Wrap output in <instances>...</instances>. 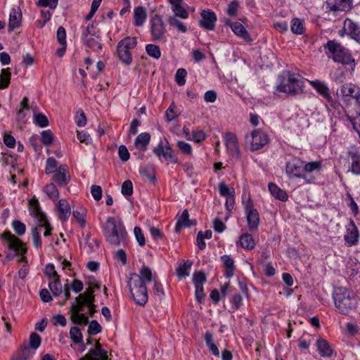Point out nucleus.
<instances>
[{"mask_svg": "<svg viewBox=\"0 0 360 360\" xmlns=\"http://www.w3.org/2000/svg\"><path fill=\"white\" fill-rule=\"evenodd\" d=\"M102 228L104 236L110 244L119 246L127 243V233L120 219L109 217Z\"/></svg>", "mask_w": 360, "mask_h": 360, "instance_id": "nucleus-1", "label": "nucleus"}, {"mask_svg": "<svg viewBox=\"0 0 360 360\" xmlns=\"http://www.w3.org/2000/svg\"><path fill=\"white\" fill-rule=\"evenodd\" d=\"M325 53L328 58L342 65H351L352 69L355 65L354 59L349 51L335 40H329L323 45Z\"/></svg>", "mask_w": 360, "mask_h": 360, "instance_id": "nucleus-2", "label": "nucleus"}, {"mask_svg": "<svg viewBox=\"0 0 360 360\" xmlns=\"http://www.w3.org/2000/svg\"><path fill=\"white\" fill-rule=\"evenodd\" d=\"M95 301H92V298L88 301L82 303H72L70 308V319L74 324L85 326L88 323L89 317L82 311L84 307L88 308V314L92 316L96 311Z\"/></svg>", "mask_w": 360, "mask_h": 360, "instance_id": "nucleus-3", "label": "nucleus"}, {"mask_svg": "<svg viewBox=\"0 0 360 360\" xmlns=\"http://www.w3.org/2000/svg\"><path fill=\"white\" fill-rule=\"evenodd\" d=\"M280 84L276 89L280 92L295 96L302 92V82L289 71L283 72L280 76Z\"/></svg>", "mask_w": 360, "mask_h": 360, "instance_id": "nucleus-4", "label": "nucleus"}, {"mask_svg": "<svg viewBox=\"0 0 360 360\" xmlns=\"http://www.w3.org/2000/svg\"><path fill=\"white\" fill-rule=\"evenodd\" d=\"M336 308L342 314H347L355 307L356 302L352 293L346 288L338 287L333 295Z\"/></svg>", "mask_w": 360, "mask_h": 360, "instance_id": "nucleus-5", "label": "nucleus"}, {"mask_svg": "<svg viewBox=\"0 0 360 360\" xmlns=\"http://www.w3.org/2000/svg\"><path fill=\"white\" fill-rule=\"evenodd\" d=\"M128 285L131 297L140 306H144L148 302V292L146 284L141 281L136 274L130 276Z\"/></svg>", "mask_w": 360, "mask_h": 360, "instance_id": "nucleus-6", "label": "nucleus"}, {"mask_svg": "<svg viewBox=\"0 0 360 360\" xmlns=\"http://www.w3.org/2000/svg\"><path fill=\"white\" fill-rule=\"evenodd\" d=\"M137 44L135 37H127L122 39L117 44V53L120 60L125 65H129L132 62L130 51Z\"/></svg>", "mask_w": 360, "mask_h": 360, "instance_id": "nucleus-7", "label": "nucleus"}, {"mask_svg": "<svg viewBox=\"0 0 360 360\" xmlns=\"http://www.w3.org/2000/svg\"><path fill=\"white\" fill-rule=\"evenodd\" d=\"M150 34L155 41H166V25L161 15L155 14L150 19Z\"/></svg>", "mask_w": 360, "mask_h": 360, "instance_id": "nucleus-8", "label": "nucleus"}, {"mask_svg": "<svg viewBox=\"0 0 360 360\" xmlns=\"http://www.w3.org/2000/svg\"><path fill=\"white\" fill-rule=\"evenodd\" d=\"M1 238L7 242L8 248L9 250L15 251L14 255H11L10 253L6 254V260H11L16 255H22L26 252L27 250L24 247V244L22 241L15 236L13 235L10 231H4L1 235Z\"/></svg>", "mask_w": 360, "mask_h": 360, "instance_id": "nucleus-9", "label": "nucleus"}, {"mask_svg": "<svg viewBox=\"0 0 360 360\" xmlns=\"http://www.w3.org/2000/svg\"><path fill=\"white\" fill-rule=\"evenodd\" d=\"M267 134L260 129L253 130L245 136V143L252 151L261 149L269 143Z\"/></svg>", "mask_w": 360, "mask_h": 360, "instance_id": "nucleus-10", "label": "nucleus"}, {"mask_svg": "<svg viewBox=\"0 0 360 360\" xmlns=\"http://www.w3.org/2000/svg\"><path fill=\"white\" fill-rule=\"evenodd\" d=\"M304 162L298 158H293L286 162L285 171L289 178H302L307 183L311 180L307 179L305 174L303 173V165Z\"/></svg>", "mask_w": 360, "mask_h": 360, "instance_id": "nucleus-11", "label": "nucleus"}, {"mask_svg": "<svg viewBox=\"0 0 360 360\" xmlns=\"http://www.w3.org/2000/svg\"><path fill=\"white\" fill-rule=\"evenodd\" d=\"M153 152L160 159L162 156L167 161H170L173 163L178 162V158L174 154V151L167 139L161 141L159 144L153 148Z\"/></svg>", "mask_w": 360, "mask_h": 360, "instance_id": "nucleus-12", "label": "nucleus"}, {"mask_svg": "<svg viewBox=\"0 0 360 360\" xmlns=\"http://www.w3.org/2000/svg\"><path fill=\"white\" fill-rule=\"evenodd\" d=\"M227 150L231 155H235L236 158H240V151L238 146V139L235 134L232 132L226 133L224 136Z\"/></svg>", "mask_w": 360, "mask_h": 360, "instance_id": "nucleus-13", "label": "nucleus"}, {"mask_svg": "<svg viewBox=\"0 0 360 360\" xmlns=\"http://www.w3.org/2000/svg\"><path fill=\"white\" fill-rule=\"evenodd\" d=\"M359 238V230L354 221L350 219L349 224L347 226L346 233L344 236V240L347 246L352 247L358 243Z\"/></svg>", "mask_w": 360, "mask_h": 360, "instance_id": "nucleus-14", "label": "nucleus"}, {"mask_svg": "<svg viewBox=\"0 0 360 360\" xmlns=\"http://www.w3.org/2000/svg\"><path fill=\"white\" fill-rule=\"evenodd\" d=\"M52 179L59 186H66L70 181V175L68 167L65 165H60L59 168L56 169L55 172H53Z\"/></svg>", "mask_w": 360, "mask_h": 360, "instance_id": "nucleus-15", "label": "nucleus"}, {"mask_svg": "<svg viewBox=\"0 0 360 360\" xmlns=\"http://www.w3.org/2000/svg\"><path fill=\"white\" fill-rule=\"evenodd\" d=\"M107 351L102 349L99 342H96L95 349H91L88 354L79 360H108Z\"/></svg>", "mask_w": 360, "mask_h": 360, "instance_id": "nucleus-16", "label": "nucleus"}, {"mask_svg": "<svg viewBox=\"0 0 360 360\" xmlns=\"http://www.w3.org/2000/svg\"><path fill=\"white\" fill-rule=\"evenodd\" d=\"M352 39L360 44V27L350 19H346L344 22L343 30Z\"/></svg>", "mask_w": 360, "mask_h": 360, "instance_id": "nucleus-17", "label": "nucleus"}, {"mask_svg": "<svg viewBox=\"0 0 360 360\" xmlns=\"http://www.w3.org/2000/svg\"><path fill=\"white\" fill-rule=\"evenodd\" d=\"M201 17L202 20L200 21V26L206 30H213L217 21L215 13L210 10H204L201 13Z\"/></svg>", "mask_w": 360, "mask_h": 360, "instance_id": "nucleus-18", "label": "nucleus"}, {"mask_svg": "<svg viewBox=\"0 0 360 360\" xmlns=\"http://www.w3.org/2000/svg\"><path fill=\"white\" fill-rule=\"evenodd\" d=\"M352 0H327V8L333 11H346L352 8Z\"/></svg>", "mask_w": 360, "mask_h": 360, "instance_id": "nucleus-19", "label": "nucleus"}, {"mask_svg": "<svg viewBox=\"0 0 360 360\" xmlns=\"http://www.w3.org/2000/svg\"><path fill=\"white\" fill-rule=\"evenodd\" d=\"M340 93L342 96H349L360 102V89L352 83L345 84L341 86Z\"/></svg>", "mask_w": 360, "mask_h": 360, "instance_id": "nucleus-20", "label": "nucleus"}, {"mask_svg": "<svg viewBox=\"0 0 360 360\" xmlns=\"http://www.w3.org/2000/svg\"><path fill=\"white\" fill-rule=\"evenodd\" d=\"M22 20V13L19 7L13 8L11 11L8 21V31L11 32L18 27Z\"/></svg>", "mask_w": 360, "mask_h": 360, "instance_id": "nucleus-21", "label": "nucleus"}, {"mask_svg": "<svg viewBox=\"0 0 360 360\" xmlns=\"http://www.w3.org/2000/svg\"><path fill=\"white\" fill-rule=\"evenodd\" d=\"M58 216L61 221H66L70 216L71 207L65 199H60L57 204Z\"/></svg>", "mask_w": 360, "mask_h": 360, "instance_id": "nucleus-22", "label": "nucleus"}, {"mask_svg": "<svg viewBox=\"0 0 360 360\" xmlns=\"http://www.w3.org/2000/svg\"><path fill=\"white\" fill-rule=\"evenodd\" d=\"M311 86L325 98L331 103L333 102V98L330 94L329 89L326 84L319 80L311 81Z\"/></svg>", "mask_w": 360, "mask_h": 360, "instance_id": "nucleus-23", "label": "nucleus"}, {"mask_svg": "<svg viewBox=\"0 0 360 360\" xmlns=\"http://www.w3.org/2000/svg\"><path fill=\"white\" fill-rule=\"evenodd\" d=\"M30 204L32 207V212L34 217L37 219L39 222V226L42 227L46 222V217L41 212L38 200L32 199L30 201Z\"/></svg>", "mask_w": 360, "mask_h": 360, "instance_id": "nucleus-24", "label": "nucleus"}, {"mask_svg": "<svg viewBox=\"0 0 360 360\" xmlns=\"http://www.w3.org/2000/svg\"><path fill=\"white\" fill-rule=\"evenodd\" d=\"M247 221L250 231L257 230L259 224V214L257 210H250L246 212Z\"/></svg>", "mask_w": 360, "mask_h": 360, "instance_id": "nucleus-25", "label": "nucleus"}, {"mask_svg": "<svg viewBox=\"0 0 360 360\" xmlns=\"http://www.w3.org/2000/svg\"><path fill=\"white\" fill-rule=\"evenodd\" d=\"M150 141V135L149 133H141L136 138L134 146L136 148L140 151H145Z\"/></svg>", "mask_w": 360, "mask_h": 360, "instance_id": "nucleus-26", "label": "nucleus"}, {"mask_svg": "<svg viewBox=\"0 0 360 360\" xmlns=\"http://www.w3.org/2000/svg\"><path fill=\"white\" fill-rule=\"evenodd\" d=\"M174 15L186 19L188 17V11L182 6L183 0H169Z\"/></svg>", "mask_w": 360, "mask_h": 360, "instance_id": "nucleus-27", "label": "nucleus"}, {"mask_svg": "<svg viewBox=\"0 0 360 360\" xmlns=\"http://www.w3.org/2000/svg\"><path fill=\"white\" fill-rule=\"evenodd\" d=\"M230 27L236 35L241 37L245 41H252L248 30L245 28V27L241 23L238 22H236L234 23H230Z\"/></svg>", "mask_w": 360, "mask_h": 360, "instance_id": "nucleus-28", "label": "nucleus"}, {"mask_svg": "<svg viewBox=\"0 0 360 360\" xmlns=\"http://www.w3.org/2000/svg\"><path fill=\"white\" fill-rule=\"evenodd\" d=\"M195 224L189 219V214L187 210H184L178 219L175 226V231L179 232L182 228H189Z\"/></svg>", "mask_w": 360, "mask_h": 360, "instance_id": "nucleus-29", "label": "nucleus"}, {"mask_svg": "<svg viewBox=\"0 0 360 360\" xmlns=\"http://www.w3.org/2000/svg\"><path fill=\"white\" fill-rule=\"evenodd\" d=\"M348 155L352 160L349 171L355 175H360V155L354 151H349Z\"/></svg>", "mask_w": 360, "mask_h": 360, "instance_id": "nucleus-30", "label": "nucleus"}, {"mask_svg": "<svg viewBox=\"0 0 360 360\" xmlns=\"http://www.w3.org/2000/svg\"><path fill=\"white\" fill-rule=\"evenodd\" d=\"M317 349L323 357H330L333 354V349L330 344L323 339H319L316 341Z\"/></svg>", "mask_w": 360, "mask_h": 360, "instance_id": "nucleus-31", "label": "nucleus"}, {"mask_svg": "<svg viewBox=\"0 0 360 360\" xmlns=\"http://www.w3.org/2000/svg\"><path fill=\"white\" fill-rule=\"evenodd\" d=\"M147 18L146 8L143 6H138L134 8V25L136 27L142 26Z\"/></svg>", "mask_w": 360, "mask_h": 360, "instance_id": "nucleus-32", "label": "nucleus"}, {"mask_svg": "<svg viewBox=\"0 0 360 360\" xmlns=\"http://www.w3.org/2000/svg\"><path fill=\"white\" fill-rule=\"evenodd\" d=\"M269 190L276 198L281 200L286 201L288 198V196L286 192L282 189H281L276 184L274 183L269 184Z\"/></svg>", "mask_w": 360, "mask_h": 360, "instance_id": "nucleus-33", "label": "nucleus"}, {"mask_svg": "<svg viewBox=\"0 0 360 360\" xmlns=\"http://www.w3.org/2000/svg\"><path fill=\"white\" fill-rule=\"evenodd\" d=\"M221 259L226 267L225 276L228 278H231L234 274L235 266L233 259L230 255H223Z\"/></svg>", "mask_w": 360, "mask_h": 360, "instance_id": "nucleus-34", "label": "nucleus"}, {"mask_svg": "<svg viewBox=\"0 0 360 360\" xmlns=\"http://www.w3.org/2000/svg\"><path fill=\"white\" fill-rule=\"evenodd\" d=\"M140 174L146 177L150 182H155V169L152 165L142 166L139 169Z\"/></svg>", "mask_w": 360, "mask_h": 360, "instance_id": "nucleus-35", "label": "nucleus"}, {"mask_svg": "<svg viewBox=\"0 0 360 360\" xmlns=\"http://www.w3.org/2000/svg\"><path fill=\"white\" fill-rule=\"evenodd\" d=\"M94 290L93 286H89L84 293L80 294L78 297L75 299L72 303H82L88 302L92 298V301H95Z\"/></svg>", "mask_w": 360, "mask_h": 360, "instance_id": "nucleus-36", "label": "nucleus"}, {"mask_svg": "<svg viewBox=\"0 0 360 360\" xmlns=\"http://www.w3.org/2000/svg\"><path fill=\"white\" fill-rule=\"evenodd\" d=\"M11 79L10 68L2 69L0 73V89L8 87Z\"/></svg>", "mask_w": 360, "mask_h": 360, "instance_id": "nucleus-37", "label": "nucleus"}, {"mask_svg": "<svg viewBox=\"0 0 360 360\" xmlns=\"http://www.w3.org/2000/svg\"><path fill=\"white\" fill-rule=\"evenodd\" d=\"M136 276L145 284L146 282H151L153 280H155L153 278L151 269L146 266H143L139 271V274H136Z\"/></svg>", "mask_w": 360, "mask_h": 360, "instance_id": "nucleus-38", "label": "nucleus"}, {"mask_svg": "<svg viewBox=\"0 0 360 360\" xmlns=\"http://www.w3.org/2000/svg\"><path fill=\"white\" fill-rule=\"evenodd\" d=\"M34 354V352L25 345L21 347L17 356L13 357L12 360H28Z\"/></svg>", "mask_w": 360, "mask_h": 360, "instance_id": "nucleus-39", "label": "nucleus"}, {"mask_svg": "<svg viewBox=\"0 0 360 360\" xmlns=\"http://www.w3.org/2000/svg\"><path fill=\"white\" fill-rule=\"evenodd\" d=\"M82 39L91 37H99V31L96 30L94 24H90L87 27H82Z\"/></svg>", "mask_w": 360, "mask_h": 360, "instance_id": "nucleus-40", "label": "nucleus"}, {"mask_svg": "<svg viewBox=\"0 0 360 360\" xmlns=\"http://www.w3.org/2000/svg\"><path fill=\"white\" fill-rule=\"evenodd\" d=\"M205 341L209 350L216 356H219V350L213 342V335L211 333L207 332L205 335Z\"/></svg>", "mask_w": 360, "mask_h": 360, "instance_id": "nucleus-41", "label": "nucleus"}, {"mask_svg": "<svg viewBox=\"0 0 360 360\" xmlns=\"http://www.w3.org/2000/svg\"><path fill=\"white\" fill-rule=\"evenodd\" d=\"M240 245L247 250H252L255 247V240L250 233H244L240 238Z\"/></svg>", "mask_w": 360, "mask_h": 360, "instance_id": "nucleus-42", "label": "nucleus"}, {"mask_svg": "<svg viewBox=\"0 0 360 360\" xmlns=\"http://www.w3.org/2000/svg\"><path fill=\"white\" fill-rule=\"evenodd\" d=\"M193 262L190 260L184 262L176 269V275L180 278H184L189 275L188 269H191Z\"/></svg>", "mask_w": 360, "mask_h": 360, "instance_id": "nucleus-43", "label": "nucleus"}, {"mask_svg": "<svg viewBox=\"0 0 360 360\" xmlns=\"http://www.w3.org/2000/svg\"><path fill=\"white\" fill-rule=\"evenodd\" d=\"M49 287L53 296H59L63 292L60 276H56L55 279L51 281L49 283Z\"/></svg>", "mask_w": 360, "mask_h": 360, "instance_id": "nucleus-44", "label": "nucleus"}, {"mask_svg": "<svg viewBox=\"0 0 360 360\" xmlns=\"http://www.w3.org/2000/svg\"><path fill=\"white\" fill-rule=\"evenodd\" d=\"M44 191L46 195L53 201L59 198V192L53 184H47L44 188Z\"/></svg>", "mask_w": 360, "mask_h": 360, "instance_id": "nucleus-45", "label": "nucleus"}, {"mask_svg": "<svg viewBox=\"0 0 360 360\" xmlns=\"http://www.w3.org/2000/svg\"><path fill=\"white\" fill-rule=\"evenodd\" d=\"M70 337L75 344H80L83 342V336L81 330L77 326H72L70 328Z\"/></svg>", "mask_w": 360, "mask_h": 360, "instance_id": "nucleus-46", "label": "nucleus"}, {"mask_svg": "<svg viewBox=\"0 0 360 360\" xmlns=\"http://www.w3.org/2000/svg\"><path fill=\"white\" fill-rule=\"evenodd\" d=\"M146 51L149 56L155 59H159L161 56L160 49L159 46L155 44H150L146 45Z\"/></svg>", "mask_w": 360, "mask_h": 360, "instance_id": "nucleus-47", "label": "nucleus"}, {"mask_svg": "<svg viewBox=\"0 0 360 360\" xmlns=\"http://www.w3.org/2000/svg\"><path fill=\"white\" fill-rule=\"evenodd\" d=\"M177 16H169L168 18V22L169 24L172 26L177 28V30L182 32L185 33L187 31L186 26L179 20L176 18Z\"/></svg>", "mask_w": 360, "mask_h": 360, "instance_id": "nucleus-48", "label": "nucleus"}, {"mask_svg": "<svg viewBox=\"0 0 360 360\" xmlns=\"http://www.w3.org/2000/svg\"><path fill=\"white\" fill-rule=\"evenodd\" d=\"M82 40L86 46L94 51L102 49V44L93 37H89Z\"/></svg>", "mask_w": 360, "mask_h": 360, "instance_id": "nucleus-49", "label": "nucleus"}, {"mask_svg": "<svg viewBox=\"0 0 360 360\" xmlns=\"http://www.w3.org/2000/svg\"><path fill=\"white\" fill-rule=\"evenodd\" d=\"M73 217L79 222L80 226L84 228L86 224V212L84 208L73 210Z\"/></svg>", "mask_w": 360, "mask_h": 360, "instance_id": "nucleus-50", "label": "nucleus"}, {"mask_svg": "<svg viewBox=\"0 0 360 360\" xmlns=\"http://www.w3.org/2000/svg\"><path fill=\"white\" fill-rule=\"evenodd\" d=\"M321 164L319 161L310 162L304 163L303 165V173H311L316 170H319L321 169Z\"/></svg>", "mask_w": 360, "mask_h": 360, "instance_id": "nucleus-51", "label": "nucleus"}, {"mask_svg": "<svg viewBox=\"0 0 360 360\" xmlns=\"http://www.w3.org/2000/svg\"><path fill=\"white\" fill-rule=\"evenodd\" d=\"M41 136V141L45 146L51 145L53 141V134L50 129L43 131Z\"/></svg>", "mask_w": 360, "mask_h": 360, "instance_id": "nucleus-52", "label": "nucleus"}, {"mask_svg": "<svg viewBox=\"0 0 360 360\" xmlns=\"http://www.w3.org/2000/svg\"><path fill=\"white\" fill-rule=\"evenodd\" d=\"M41 340L40 336L37 334L36 333H32L30 336V343L29 345H27L31 349H37L40 344H41Z\"/></svg>", "mask_w": 360, "mask_h": 360, "instance_id": "nucleus-53", "label": "nucleus"}, {"mask_svg": "<svg viewBox=\"0 0 360 360\" xmlns=\"http://www.w3.org/2000/svg\"><path fill=\"white\" fill-rule=\"evenodd\" d=\"M34 123L40 127H47L49 124L46 115L42 113H37L34 116Z\"/></svg>", "mask_w": 360, "mask_h": 360, "instance_id": "nucleus-54", "label": "nucleus"}, {"mask_svg": "<svg viewBox=\"0 0 360 360\" xmlns=\"http://www.w3.org/2000/svg\"><path fill=\"white\" fill-rule=\"evenodd\" d=\"M303 23L300 20L297 18H295L292 20L291 25V30L294 34H301L303 32Z\"/></svg>", "mask_w": 360, "mask_h": 360, "instance_id": "nucleus-55", "label": "nucleus"}, {"mask_svg": "<svg viewBox=\"0 0 360 360\" xmlns=\"http://www.w3.org/2000/svg\"><path fill=\"white\" fill-rule=\"evenodd\" d=\"M57 166L58 162L53 158H49L46 160V174H50L55 172Z\"/></svg>", "mask_w": 360, "mask_h": 360, "instance_id": "nucleus-56", "label": "nucleus"}, {"mask_svg": "<svg viewBox=\"0 0 360 360\" xmlns=\"http://www.w3.org/2000/svg\"><path fill=\"white\" fill-rule=\"evenodd\" d=\"M186 70L184 68H179L176 72V82L179 86H183L186 83Z\"/></svg>", "mask_w": 360, "mask_h": 360, "instance_id": "nucleus-57", "label": "nucleus"}, {"mask_svg": "<svg viewBox=\"0 0 360 360\" xmlns=\"http://www.w3.org/2000/svg\"><path fill=\"white\" fill-rule=\"evenodd\" d=\"M102 328L97 321L93 320L89 324L88 333L90 335H96L101 332Z\"/></svg>", "mask_w": 360, "mask_h": 360, "instance_id": "nucleus-58", "label": "nucleus"}, {"mask_svg": "<svg viewBox=\"0 0 360 360\" xmlns=\"http://www.w3.org/2000/svg\"><path fill=\"white\" fill-rule=\"evenodd\" d=\"M12 225H13L15 232L18 235L22 236L25 233V230H26L25 225L20 221L14 220L12 223Z\"/></svg>", "mask_w": 360, "mask_h": 360, "instance_id": "nucleus-59", "label": "nucleus"}, {"mask_svg": "<svg viewBox=\"0 0 360 360\" xmlns=\"http://www.w3.org/2000/svg\"><path fill=\"white\" fill-rule=\"evenodd\" d=\"M133 193V185L131 181L127 180L122 185V193L125 196H130Z\"/></svg>", "mask_w": 360, "mask_h": 360, "instance_id": "nucleus-60", "label": "nucleus"}, {"mask_svg": "<svg viewBox=\"0 0 360 360\" xmlns=\"http://www.w3.org/2000/svg\"><path fill=\"white\" fill-rule=\"evenodd\" d=\"M118 155H119L120 160L122 162H127L129 159L130 155H129L127 148L125 146L121 145L119 147Z\"/></svg>", "mask_w": 360, "mask_h": 360, "instance_id": "nucleus-61", "label": "nucleus"}, {"mask_svg": "<svg viewBox=\"0 0 360 360\" xmlns=\"http://www.w3.org/2000/svg\"><path fill=\"white\" fill-rule=\"evenodd\" d=\"M177 146L184 154L190 155L192 153L191 146L184 141H179L177 142Z\"/></svg>", "mask_w": 360, "mask_h": 360, "instance_id": "nucleus-62", "label": "nucleus"}, {"mask_svg": "<svg viewBox=\"0 0 360 360\" xmlns=\"http://www.w3.org/2000/svg\"><path fill=\"white\" fill-rule=\"evenodd\" d=\"M193 281L195 285H203L206 281L205 274L202 271H197L193 274Z\"/></svg>", "mask_w": 360, "mask_h": 360, "instance_id": "nucleus-63", "label": "nucleus"}, {"mask_svg": "<svg viewBox=\"0 0 360 360\" xmlns=\"http://www.w3.org/2000/svg\"><path fill=\"white\" fill-rule=\"evenodd\" d=\"M349 122L352 123L354 129L359 134L360 132V113L356 117H347Z\"/></svg>", "mask_w": 360, "mask_h": 360, "instance_id": "nucleus-64", "label": "nucleus"}]
</instances>
